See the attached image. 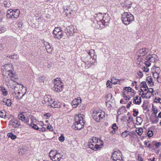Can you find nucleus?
Here are the masks:
<instances>
[{
  "instance_id": "f257e3e1",
  "label": "nucleus",
  "mask_w": 161,
  "mask_h": 161,
  "mask_svg": "<svg viewBox=\"0 0 161 161\" xmlns=\"http://www.w3.org/2000/svg\"><path fill=\"white\" fill-rule=\"evenodd\" d=\"M84 124L83 118L80 114L75 117V122L72 126V127L75 130H79L83 128Z\"/></svg>"
},
{
  "instance_id": "f03ea898",
  "label": "nucleus",
  "mask_w": 161,
  "mask_h": 161,
  "mask_svg": "<svg viewBox=\"0 0 161 161\" xmlns=\"http://www.w3.org/2000/svg\"><path fill=\"white\" fill-rule=\"evenodd\" d=\"M134 19L133 15L129 12H124L121 15V20L125 25L130 24Z\"/></svg>"
},
{
  "instance_id": "7ed1b4c3",
  "label": "nucleus",
  "mask_w": 161,
  "mask_h": 161,
  "mask_svg": "<svg viewBox=\"0 0 161 161\" xmlns=\"http://www.w3.org/2000/svg\"><path fill=\"white\" fill-rule=\"evenodd\" d=\"M5 67L3 70V73L6 76L7 75H10L11 77H14L15 74L13 73L12 65L11 64H5L4 65Z\"/></svg>"
},
{
  "instance_id": "20e7f679",
  "label": "nucleus",
  "mask_w": 161,
  "mask_h": 161,
  "mask_svg": "<svg viewBox=\"0 0 161 161\" xmlns=\"http://www.w3.org/2000/svg\"><path fill=\"white\" fill-rule=\"evenodd\" d=\"M50 158L53 161H59L63 155L57 150H51L50 153Z\"/></svg>"
},
{
  "instance_id": "39448f33",
  "label": "nucleus",
  "mask_w": 161,
  "mask_h": 161,
  "mask_svg": "<svg viewBox=\"0 0 161 161\" xmlns=\"http://www.w3.org/2000/svg\"><path fill=\"white\" fill-rule=\"evenodd\" d=\"M123 158L122 153L119 150L114 151L111 156L112 161H124Z\"/></svg>"
},
{
  "instance_id": "423d86ee",
  "label": "nucleus",
  "mask_w": 161,
  "mask_h": 161,
  "mask_svg": "<svg viewBox=\"0 0 161 161\" xmlns=\"http://www.w3.org/2000/svg\"><path fill=\"white\" fill-rule=\"evenodd\" d=\"M54 91L56 92H60L63 90L64 83L60 80L58 81L56 79L54 80Z\"/></svg>"
},
{
  "instance_id": "0eeeda50",
  "label": "nucleus",
  "mask_w": 161,
  "mask_h": 161,
  "mask_svg": "<svg viewBox=\"0 0 161 161\" xmlns=\"http://www.w3.org/2000/svg\"><path fill=\"white\" fill-rule=\"evenodd\" d=\"M99 141L100 142H101V144L100 145L95 144L93 143H90V142L89 141V144H88L87 146H88L92 150L96 151L97 149L101 148L102 147V146L103 145V142L102 140H99Z\"/></svg>"
},
{
  "instance_id": "6e6552de",
  "label": "nucleus",
  "mask_w": 161,
  "mask_h": 161,
  "mask_svg": "<svg viewBox=\"0 0 161 161\" xmlns=\"http://www.w3.org/2000/svg\"><path fill=\"white\" fill-rule=\"evenodd\" d=\"M64 31L67 36H73L75 32L74 27L72 25L67 26Z\"/></svg>"
},
{
  "instance_id": "1a4fd4ad",
  "label": "nucleus",
  "mask_w": 161,
  "mask_h": 161,
  "mask_svg": "<svg viewBox=\"0 0 161 161\" xmlns=\"http://www.w3.org/2000/svg\"><path fill=\"white\" fill-rule=\"evenodd\" d=\"M92 118L97 122H99L101 119H102L104 116L102 114L101 112H96L92 115Z\"/></svg>"
},
{
  "instance_id": "9d476101",
  "label": "nucleus",
  "mask_w": 161,
  "mask_h": 161,
  "mask_svg": "<svg viewBox=\"0 0 161 161\" xmlns=\"http://www.w3.org/2000/svg\"><path fill=\"white\" fill-rule=\"evenodd\" d=\"M110 19V17L108 14L106 13L103 14L102 20H101L102 22V25L105 26H107L108 24Z\"/></svg>"
},
{
  "instance_id": "9b49d317",
  "label": "nucleus",
  "mask_w": 161,
  "mask_h": 161,
  "mask_svg": "<svg viewBox=\"0 0 161 161\" xmlns=\"http://www.w3.org/2000/svg\"><path fill=\"white\" fill-rule=\"evenodd\" d=\"M101 21H97L96 20L94 22L93 26L96 29L101 30L104 28V26L102 25V22Z\"/></svg>"
},
{
  "instance_id": "f8f14e48",
  "label": "nucleus",
  "mask_w": 161,
  "mask_h": 161,
  "mask_svg": "<svg viewBox=\"0 0 161 161\" xmlns=\"http://www.w3.org/2000/svg\"><path fill=\"white\" fill-rule=\"evenodd\" d=\"M146 60H149L150 62L154 63L158 60V58L157 55L154 54H150L147 56L145 58Z\"/></svg>"
},
{
  "instance_id": "ddd939ff",
  "label": "nucleus",
  "mask_w": 161,
  "mask_h": 161,
  "mask_svg": "<svg viewBox=\"0 0 161 161\" xmlns=\"http://www.w3.org/2000/svg\"><path fill=\"white\" fill-rule=\"evenodd\" d=\"M9 125L12 126L14 128H17L20 126L21 124L19 120L11 119L9 122Z\"/></svg>"
},
{
  "instance_id": "4468645a",
  "label": "nucleus",
  "mask_w": 161,
  "mask_h": 161,
  "mask_svg": "<svg viewBox=\"0 0 161 161\" xmlns=\"http://www.w3.org/2000/svg\"><path fill=\"white\" fill-rule=\"evenodd\" d=\"M81 99L80 97H78L77 99L75 98L72 101L71 103V105L73 108H75L78 106L79 103H81Z\"/></svg>"
},
{
  "instance_id": "2eb2a0df",
  "label": "nucleus",
  "mask_w": 161,
  "mask_h": 161,
  "mask_svg": "<svg viewBox=\"0 0 161 161\" xmlns=\"http://www.w3.org/2000/svg\"><path fill=\"white\" fill-rule=\"evenodd\" d=\"M64 11L63 14L66 15V16L69 17L72 14L73 11L69 7H64Z\"/></svg>"
},
{
  "instance_id": "dca6fc26",
  "label": "nucleus",
  "mask_w": 161,
  "mask_h": 161,
  "mask_svg": "<svg viewBox=\"0 0 161 161\" xmlns=\"http://www.w3.org/2000/svg\"><path fill=\"white\" fill-rule=\"evenodd\" d=\"M18 118L22 121H25L24 122L26 124H28L29 121V118H26L23 113L18 115Z\"/></svg>"
},
{
  "instance_id": "f3484780",
  "label": "nucleus",
  "mask_w": 161,
  "mask_h": 161,
  "mask_svg": "<svg viewBox=\"0 0 161 161\" xmlns=\"http://www.w3.org/2000/svg\"><path fill=\"white\" fill-rule=\"evenodd\" d=\"M53 103L51 104H48V106L51 108H59L61 106V103L59 102L54 101L53 102Z\"/></svg>"
},
{
  "instance_id": "a211bd4d",
  "label": "nucleus",
  "mask_w": 161,
  "mask_h": 161,
  "mask_svg": "<svg viewBox=\"0 0 161 161\" xmlns=\"http://www.w3.org/2000/svg\"><path fill=\"white\" fill-rule=\"evenodd\" d=\"M103 17V14L101 13H95L94 16L95 19L97 21H101L102 20Z\"/></svg>"
},
{
  "instance_id": "6ab92c4d",
  "label": "nucleus",
  "mask_w": 161,
  "mask_h": 161,
  "mask_svg": "<svg viewBox=\"0 0 161 161\" xmlns=\"http://www.w3.org/2000/svg\"><path fill=\"white\" fill-rule=\"evenodd\" d=\"M53 36L55 38L58 39H60L63 36V34L62 31L57 32L56 33H53Z\"/></svg>"
},
{
  "instance_id": "aec40b11",
  "label": "nucleus",
  "mask_w": 161,
  "mask_h": 161,
  "mask_svg": "<svg viewBox=\"0 0 161 161\" xmlns=\"http://www.w3.org/2000/svg\"><path fill=\"white\" fill-rule=\"evenodd\" d=\"M87 53L89 55H90L91 56V58H92V56L93 55V59H94L95 60V61H96V59L97 57V56L95 55V51L93 49H91Z\"/></svg>"
},
{
  "instance_id": "412c9836",
  "label": "nucleus",
  "mask_w": 161,
  "mask_h": 161,
  "mask_svg": "<svg viewBox=\"0 0 161 161\" xmlns=\"http://www.w3.org/2000/svg\"><path fill=\"white\" fill-rule=\"evenodd\" d=\"M46 44L45 47L47 52L49 53H51L53 50V47L50 45L49 43L46 42Z\"/></svg>"
},
{
  "instance_id": "4be33fe9",
  "label": "nucleus",
  "mask_w": 161,
  "mask_h": 161,
  "mask_svg": "<svg viewBox=\"0 0 161 161\" xmlns=\"http://www.w3.org/2000/svg\"><path fill=\"white\" fill-rule=\"evenodd\" d=\"M148 52V49L147 48H143L142 49H140L138 52V53L140 54H142L144 53V55H145Z\"/></svg>"
},
{
  "instance_id": "5701e85b",
  "label": "nucleus",
  "mask_w": 161,
  "mask_h": 161,
  "mask_svg": "<svg viewBox=\"0 0 161 161\" xmlns=\"http://www.w3.org/2000/svg\"><path fill=\"white\" fill-rule=\"evenodd\" d=\"M99 140H101V139H100L99 138H98L96 137H93L92 138V139H90V143H93L95 144H97L96 143H101V142H100L99 141Z\"/></svg>"
},
{
  "instance_id": "b1692460",
  "label": "nucleus",
  "mask_w": 161,
  "mask_h": 161,
  "mask_svg": "<svg viewBox=\"0 0 161 161\" xmlns=\"http://www.w3.org/2000/svg\"><path fill=\"white\" fill-rule=\"evenodd\" d=\"M153 80L151 76H148L147 78L146 81L150 84V86H152L154 85V82L153 81Z\"/></svg>"
},
{
  "instance_id": "393cba45",
  "label": "nucleus",
  "mask_w": 161,
  "mask_h": 161,
  "mask_svg": "<svg viewBox=\"0 0 161 161\" xmlns=\"http://www.w3.org/2000/svg\"><path fill=\"white\" fill-rule=\"evenodd\" d=\"M3 4L5 7L9 8L11 5V2L9 0H4Z\"/></svg>"
},
{
  "instance_id": "a878e982",
  "label": "nucleus",
  "mask_w": 161,
  "mask_h": 161,
  "mask_svg": "<svg viewBox=\"0 0 161 161\" xmlns=\"http://www.w3.org/2000/svg\"><path fill=\"white\" fill-rule=\"evenodd\" d=\"M154 117V118H150V121L153 124H157L158 122L159 119L156 115Z\"/></svg>"
},
{
  "instance_id": "bb28decb",
  "label": "nucleus",
  "mask_w": 161,
  "mask_h": 161,
  "mask_svg": "<svg viewBox=\"0 0 161 161\" xmlns=\"http://www.w3.org/2000/svg\"><path fill=\"white\" fill-rule=\"evenodd\" d=\"M122 111L124 112L126 111V108L125 106H123L119 108V110L117 112L118 114V115H119L121 114V112Z\"/></svg>"
},
{
  "instance_id": "cd10ccee",
  "label": "nucleus",
  "mask_w": 161,
  "mask_h": 161,
  "mask_svg": "<svg viewBox=\"0 0 161 161\" xmlns=\"http://www.w3.org/2000/svg\"><path fill=\"white\" fill-rule=\"evenodd\" d=\"M3 102L5 103L6 105L8 106H11L12 104L11 100L9 99H7L6 100L4 99Z\"/></svg>"
},
{
  "instance_id": "c85d7f7f",
  "label": "nucleus",
  "mask_w": 161,
  "mask_h": 161,
  "mask_svg": "<svg viewBox=\"0 0 161 161\" xmlns=\"http://www.w3.org/2000/svg\"><path fill=\"white\" fill-rule=\"evenodd\" d=\"M85 64V67L86 69L89 68L92 66L94 65V63L90 61L88 63H86V61H83Z\"/></svg>"
},
{
  "instance_id": "c756f323",
  "label": "nucleus",
  "mask_w": 161,
  "mask_h": 161,
  "mask_svg": "<svg viewBox=\"0 0 161 161\" xmlns=\"http://www.w3.org/2000/svg\"><path fill=\"white\" fill-rule=\"evenodd\" d=\"M45 79L46 77L44 76H40L38 77L37 81L40 83L44 82Z\"/></svg>"
},
{
  "instance_id": "7c9ffc66",
  "label": "nucleus",
  "mask_w": 161,
  "mask_h": 161,
  "mask_svg": "<svg viewBox=\"0 0 161 161\" xmlns=\"http://www.w3.org/2000/svg\"><path fill=\"white\" fill-rule=\"evenodd\" d=\"M3 75L4 76L3 79L7 83H8L9 81V79L13 77L10 76V75H7V76H6L5 75H4V73H3Z\"/></svg>"
},
{
  "instance_id": "2f4dec72",
  "label": "nucleus",
  "mask_w": 161,
  "mask_h": 161,
  "mask_svg": "<svg viewBox=\"0 0 161 161\" xmlns=\"http://www.w3.org/2000/svg\"><path fill=\"white\" fill-rule=\"evenodd\" d=\"M12 9L8 10L7 11V17L8 19H12Z\"/></svg>"
},
{
  "instance_id": "473e14b6",
  "label": "nucleus",
  "mask_w": 161,
  "mask_h": 161,
  "mask_svg": "<svg viewBox=\"0 0 161 161\" xmlns=\"http://www.w3.org/2000/svg\"><path fill=\"white\" fill-rule=\"evenodd\" d=\"M14 18L15 19L17 18L20 14V11L19 9H17L15 10H14Z\"/></svg>"
},
{
  "instance_id": "72a5a7b5",
  "label": "nucleus",
  "mask_w": 161,
  "mask_h": 161,
  "mask_svg": "<svg viewBox=\"0 0 161 161\" xmlns=\"http://www.w3.org/2000/svg\"><path fill=\"white\" fill-rule=\"evenodd\" d=\"M152 145H153V146H155L156 148H157L159 147H160L161 146V142H157L155 141H153L152 142Z\"/></svg>"
},
{
  "instance_id": "f704fd0d",
  "label": "nucleus",
  "mask_w": 161,
  "mask_h": 161,
  "mask_svg": "<svg viewBox=\"0 0 161 161\" xmlns=\"http://www.w3.org/2000/svg\"><path fill=\"white\" fill-rule=\"evenodd\" d=\"M0 117L3 118H5L6 117V114L5 110L0 111Z\"/></svg>"
},
{
  "instance_id": "c9c22d12",
  "label": "nucleus",
  "mask_w": 161,
  "mask_h": 161,
  "mask_svg": "<svg viewBox=\"0 0 161 161\" xmlns=\"http://www.w3.org/2000/svg\"><path fill=\"white\" fill-rule=\"evenodd\" d=\"M7 136L8 137L11 138V139L14 140L16 137V136L14 135L13 133L12 132L9 133L7 134Z\"/></svg>"
},
{
  "instance_id": "e433bc0d",
  "label": "nucleus",
  "mask_w": 161,
  "mask_h": 161,
  "mask_svg": "<svg viewBox=\"0 0 161 161\" xmlns=\"http://www.w3.org/2000/svg\"><path fill=\"white\" fill-rule=\"evenodd\" d=\"M130 133L129 131L126 130L122 132L121 134V136L123 137H125L129 135Z\"/></svg>"
},
{
  "instance_id": "4c0bfd02",
  "label": "nucleus",
  "mask_w": 161,
  "mask_h": 161,
  "mask_svg": "<svg viewBox=\"0 0 161 161\" xmlns=\"http://www.w3.org/2000/svg\"><path fill=\"white\" fill-rule=\"evenodd\" d=\"M141 98L140 97H139V100L136 101L135 99L133 100V103L139 105L141 102Z\"/></svg>"
},
{
  "instance_id": "58836bf2",
  "label": "nucleus",
  "mask_w": 161,
  "mask_h": 161,
  "mask_svg": "<svg viewBox=\"0 0 161 161\" xmlns=\"http://www.w3.org/2000/svg\"><path fill=\"white\" fill-rule=\"evenodd\" d=\"M61 28L60 27H55L53 31V33H56L57 32H61Z\"/></svg>"
},
{
  "instance_id": "ea45409f",
  "label": "nucleus",
  "mask_w": 161,
  "mask_h": 161,
  "mask_svg": "<svg viewBox=\"0 0 161 161\" xmlns=\"http://www.w3.org/2000/svg\"><path fill=\"white\" fill-rule=\"evenodd\" d=\"M6 29L4 25L0 26V33L4 32L6 31Z\"/></svg>"
},
{
  "instance_id": "a19ab883",
  "label": "nucleus",
  "mask_w": 161,
  "mask_h": 161,
  "mask_svg": "<svg viewBox=\"0 0 161 161\" xmlns=\"http://www.w3.org/2000/svg\"><path fill=\"white\" fill-rule=\"evenodd\" d=\"M141 96L142 98H145L146 99H148L150 97L151 95H147V93H143Z\"/></svg>"
},
{
  "instance_id": "79ce46f5",
  "label": "nucleus",
  "mask_w": 161,
  "mask_h": 161,
  "mask_svg": "<svg viewBox=\"0 0 161 161\" xmlns=\"http://www.w3.org/2000/svg\"><path fill=\"white\" fill-rule=\"evenodd\" d=\"M152 110L153 113L155 114H156L158 112V109L154 106L153 104L152 105Z\"/></svg>"
},
{
  "instance_id": "37998d69",
  "label": "nucleus",
  "mask_w": 161,
  "mask_h": 161,
  "mask_svg": "<svg viewBox=\"0 0 161 161\" xmlns=\"http://www.w3.org/2000/svg\"><path fill=\"white\" fill-rule=\"evenodd\" d=\"M136 131L139 135H141L143 132V129L142 128H138V130L136 129Z\"/></svg>"
},
{
  "instance_id": "c03bdc74",
  "label": "nucleus",
  "mask_w": 161,
  "mask_h": 161,
  "mask_svg": "<svg viewBox=\"0 0 161 161\" xmlns=\"http://www.w3.org/2000/svg\"><path fill=\"white\" fill-rule=\"evenodd\" d=\"M29 125L31 126L34 129L38 130L39 127L36 124H29Z\"/></svg>"
},
{
  "instance_id": "a18cd8bd",
  "label": "nucleus",
  "mask_w": 161,
  "mask_h": 161,
  "mask_svg": "<svg viewBox=\"0 0 161 161\" xmlns=\"http://www.w3.org/2000/svg\"><path fill=\"white\" fill-rule=\"evenodd\" d=\"M59 140L61 142H63L64 140V134H62L61 136L58 138Z\"/></svg>"
},
{
  "instance_id": "49530a36",
  "label": "nucleus",
  "mask_w": 161,
  "mask_h": 161,
  "mask_svg": "<svg viewBox=\"0 0 161 161\" xmlns=\"http://www.w3.org/2000/svg\"><path fill=\"white\" fill-rule=\"evenodd\" d=\"M1 90L3 92V95L4 96H6L8 94V92L7 90L5 89L4 87H3L2 88Z\"/></svg>"
},
{
  "instance_id": "de8ad7c7",
  "label": "nucleus",
  "mask_w": 161,
  "mask_h": 161,
  "mask_svg": "<svg viewBox=\"0 0 161 161\" xmlns=\"http://www.w3.org/2000/svg\"><path fill=\"white\" fill-rule=\"evenodd\" d=\"M9 57L10 58L16 59L18 58V56L16 54H14L9 56Z\"/></svg>"
},
{
  "instance_id": "09e8293b",
  "label": "nucleus",
  "mask_w": 161,
  "mask_h": 161,
  "mask_svg": "<svg viewBox=\"0 0 161 161\" xmlns=\"http://www.w3.org/2000/svg\"><path fill=\"white\" fill-rule=\"evenodd\" d=\"M132 90V88L130 87H125L124 88V91H125V92H126L127 91V92H130L131 90Z\"/></svg>"
},
{
  "instance_id": "8fccbe9b",
  "label": "nucleus",
  "mask_w": 161,
  "mask_h": 161,
  "mask_svg": "<svg viewBox=\"0 0 161 161\" xmlns=\"http://www.w3.org/2000/svg\"><path fill=\"white\" fill-rule=\"evenodd\" d=\"M148 136L149 137H151L153 136V133L152 130H148L147 133Z\"/></svg>"
},
{
  "instance_id": "3c124183",
  "label": "nucleus",
  "mask_w": 161,
  "mask_h": 161,
  "mask_svg": "<svg viewBox=\"0 0 161 161\" xmlns=\"http://www.w3.org/2000/svg\"><path fill=\"white\" fill-rule=\"evenodd\" d=\"M51 114L50 113H48L44 114L43 115V116L45 117H46V119H48L51 116Z\"/></svg>"
},
{
  "instance_id": "603ef678",
  "label": "nucleus",
  "mask_w": 161,
  "mask_h": 161,
  "mask_svg": "<svg viewBox=\"0 0 161 161\" xmlns=\"http://www.w3.org/2000/svg\"><path fill=\"white\" fill-rule=\"evenodd\" d=\"M147 61H146L144 63V64L146 65V66L149 67L151 65L150 61L149 60H146Z\"/></svg>"
},
{
  "instance_id": "864d4df0",
  "label": "nucleus",
  "mask_w": 161,
  "mask_h": 161,
  "mask_svg": "<svg viewBox=\"0 0 161 161\" xmlns=\"http://www.w3.org/2000/svg\"><path fill=\"white\" fill-rule=\"evenodd\" d=\"M153 88H151L148 89V90L147 92V93L148 94V93H151L152 95H153Z\"/></svg>"
},
{
  "instance_id": "5fc2aeb1",
  "label": "nucleus",
  "mask_w": 161,
  "mask_h": 161,
  "mask_svg": "<svg viewBox=\"0 0 161 161\" xmlns=\"http://www.w3.org/2000/svg\"><path fill=\"white\" fill-rule=\"evenodd\" d=\"M5 15V14L3 12L0 11V21H2L3 19V16Z\"/></svg>"
},
{
  "instance_id": "6e6d98bb",
  "label": "nucleus",
  "mask_w": 161,
  "mask_h": 161,
  "mask_svg": "<svg viewBox=\"0 0 161 161\" xmlns=\"http://www.w3.org/2000/svg\"><path fill=\"white\" fill-rule=\"evenodd\" d=\"M133 115L136 117L138 114V111H136L135 109H134L133 110Z\"/></svg>"
},
{
  "instance_id": "4d7b16f0",
  "label": "nucleus",
  "mask_w": 161,
  "mask_h": 161,
  "mask_svg": "<svg viewBox=\"0 0 161 161\" xmlns=\"http://www.w3.org/2000/svg\"><path fill=\"white\" fill-rule=\"evenodd\" d=\"M143 71L146 72H147L149 70V69L147 66H144L142 68Z\"/></svg>"
},
{
  "instance_id": "13d9d810",
  "label": "nucleus",
  "mask_w": 161,
  "mask_h": 161,
  "mask_svg": "<svg viewBox=\"0 0 161 161\" xmlns=\"http://www.w3.org/2000/svg\"><path fill=\"white\" fill-rule=\"evenodd\" d=\"M111 82L109 80H108L107 81V82L106 83V85L107 87H109L110 88H111L112 87V85H111L110 83Z\"/></svg>"
},
{
  "instance_id": "bf43d9fd",
  "label": "nucleus",
  "mask_w": 161,
  "mask_h": 161,
  "mask_svg": "<svg viewBox=\"0 0 161 161\" xmlns=\"http://www.w3.org/2000/svg\"><path fill=\"white\" fill-rule=\"evenodd\" d=\"M112 128L114 130H115L118 128V127L117 126L116 124V123H114L112 125Z\"/></svg>"
},
{
  "instance_id": "052dcab7",
  "label": "nucleus",
  "mask_w": 161,
  "mask_h": 161,
  "mask_svg": "<svg viewBox=\"0 0 161 161\" xmlns=\"http://www.w3.org/2000/svg\"><path fill=\"white\" fill-rule=\"evenodd\" d=\"M159 75V74L157 73V72L156 71L155 73H153V76L154 78H156L157 77V76H158Z\"/></svg>"
},
{
  "instance_id": "680f3d73",
  "label": "nucleus",
  "mask_w": 161,
  "mask_h": 161,
  "mask_svg": "<svg viewBox=\"0 0 161 161\" xmlns=\"http://www.w3.org/2000/svg\"><path fill=\"white\" fill-rule=\"evenodd\" d=\"M142 120V119L141 117H137L136 118V121L139 123L140 122H141Z\"/></svg>"
},
{
  "instance_id": "e2e57ef3",
  "label": "nucleus",
  "mask_w": 161,
  "mask_h": 161,
  "mask_svg": "<svg viewBox=\"0 0 161 161\" xmlns=\"http://www.w3.org/2000/svg\"><path fill=\"white\" fill-rule=\"evenodd\" d=\"M161 100V98H158L157 101L154 100L153 102H154V103H159L160 104H161V102L160 101Z\"/></svg>"
},
{
  "instance_id": "0e129e2a",
  "label": "nucleus",
  "mask_w": 161,
  "mask_h": 161,
  "mask_svg": "<svg viewBox=\"0 0 161 161\" xmlns=\"http://www.w3.org/2000/svg\"><path fill=\"white\" fill-rule=\"evenodd\" d=\"M54 101L53 99H49L48 100V101L49 103V104H51L52 103H53V102Z\"/></svg>"
},
{
  "instance_id": "69168bd1",
  "label": "nucleus",
  "mask_w": 161,
  "mask_h": 161,
  "mask_svg": "<svg viewBox=\"0 0 161 161\" xmlns=\"http://www.w3.org/2000/svg\"><path fill=\"white\" fill-rule=\"evenodd\" d=\"M38 130L40 131H44L46 130V129L45 127H42L41 128H39V129Z\"/></svg>"
},
{
  "instance_id": "338daca9",
  "label": "nucleus",
  "mask_w": 161,
  "mask_h": 161,
  "mask_svg": "<svg viewBox=\"0 0 161 161\" xmlns=\"http://www.w3.org/2000/svg\"><path fill=\"white\" fill-rule=\"evenodd\" d=\"M47 129L49 130L50 131H52L53 130V127H52L51 125H48L47 127Z\"/></svg>"
},
{
  "instance_id": "774afa93",
  "label": "nucleus",
  "mask_w": 161,
  "mask_h": 161,
  "mask_svg": "<svg viewBox=\"0 0 161 161\" xmlns=\"http://www.w3.org/2000/svg\"><path fill=\"white\" fill-rule=\"evenodd\" d=\"M132 104V102L131 101H130L129 103L127 104L126 107L127 108H129L130 106V105Z\"/></svg>"
}]
</instances>
